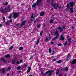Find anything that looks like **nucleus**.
<instances>
[{
    "mask_svg": "<svg viewBox=\"0 0 76 76\" xmlns=\"http://www.w3.org/2000/svg\"><path fill=\"white\" fill-rule=\"evenodd\" d=\"M53 72H54V70H49L47 72H46L45 73H44L42 74H41L42 75V76H47V74H48V76H51L52 75V74H53Z\"/></svg>",
    "mask_w": 76,
    "mask_h": 76,
    "instance_id": "f257e3e1",
    "label": "nucleus"
},
{
    "mask_svg": "<svg viewBox=\"0 0 76 76\" xmlns=\"http://www.w3.org/2000/svg\"><path fill=\"white\" fill-rule=\"evenodd\" d=\"M59 35L60 34H59V33L58 32V31L57 30H56L55 32L53 33V35H54V36H56L52 39V41H55V40H56V39L58 38V36H59Z\"/></svg>",
    "mask_w": 76,
    "mask_h": 76,
    "instance_id": "f03ea898",
    "label": "nucleus"
},
{
    "mask_svg": "<svg viewBox=\"0 0 76 76\" xmlns=\"http://www.w3.org/2000/svg\"><path fill=\"white\" fill-rule=\"evenodd\" d=\"M42 0H37V1L36 3H34V4L32 5V7H35L37 5L39 6H41V3L42 2Z\"/></svg>",
    "mask_w": 76,
    "mask_h": 76,
    "instance_id": "7ed1b4c3",
    "label": "nucleus"
},
{
    "mask_svg": "<svg viewBox=\"0 0 76 76\" xmlns=\"http://www.w3.org/2000/svg\"><path fill=\"white\" fill-rule=\"evenodd\" d=\"M66 7L67 9H66V10L67 9L68 10L69 9L71 13H73L74 12V11L73 10V8L70 7H69V4H67L66 5Z\"/></svg>",
    "mask_w": 76,
    "mask_h": 76,
    "instance_id": "20e7f679",
    "label": "nucleus"
},
{
    "mask_svg": "<svg viewBox=\"0 0 76 76\" xmlns=\"http://www.w3.org/2000/svg\"><path fill=\"white\" fill-rule=\"evenodd\" d=\"M51 5H52L54 9H57L58 8V5L56 3H52L51 4Z\"/></svg>",
    "mask_w": 76,
    "mask_h": 76,
    "instance_id": "39448f33",
    "label": "nucleus"
},
{
    "mask_svg": "<svg viewBox=\"0 0 76 76\" xmlns=\"http://www.w3.org/2000/svg\"><path fill=\"white\" fill-rule=\"evenodd\" d=\"M13 18L14 19H16V18H18V17L19 16V13L17 12H14L13 13Z\"/></svg>",
    "mask_w": 76,
    "mask_h": 76,
    "instance_id": "423d86ee",
    "label": "nucleus"
},
{
    "mask_svg": "<svg viewBox=\"0 0 76 76\" xmlns=\"http://www.w3.org/2000/svg\"><path fill=\"white\" fill-rule=\"evenodd\" d=\"M69 6H70V7L72 8H73V6L75 4V3L73 1L69 2Z\"/></svg>",
    "mask_w": 76,
    "mask_h": 76,
    "instance_id": "0eeeda50",
    "label": "nucleus"
},
{
    "mask_svg": "<svg viewBox=\"0 0 76 76\" xmlns=\"http://www.w3.org/2000/svg\"><path fill=\"white\" fill-rule=\"evenodd\" d=\"M0 60H1V61H3L4 62V63H7V60L4 57L1 58Z\"/></svg>",
    "mask_w": 76,
    "mask_h": 76,
    "instance_id": "6e6552de",
    "label": "nucleus"
},
{
    "mask_svg": "<svg viewBox=\"0 0 76 76\" xmlns=\"http://www.w3.org/2000/svg\"><path fill=\"white\" fill-rule=\"evenodd\" d=\"M6 9H7V8H5V9L3 8H2L1 10V13L4 14L6 12Z\"/></svg>",
    "mask_w": 76,
    "mask_h": 76,
    "instance_id": "1a4fd4ad",
    "label": "nucleus"
},
{
    "mask_svg": "<svg viewBox=\"0 0 76 76\" xmlns=\"http://www.w3.org/2000/svg\"><path fill=\"white\" fill-rule=\"evenodd\" d=\"M26 20H24L22 22V23L20 25V27H22L24 25H25L26 24Z\"/></svg>",
    "mask_w": 76,
    "mask_h": 76,
    "instance_id": "9d476101",
    "label": "nucleus"
},
{
    "mask_svg": "<svg viewBox=\"0 0 76 76\" xmlns=\"http://www.w3.org/2000/svg\"><path fill=\"white\" fill-rule=\"evenodd\" d=\"M16 61H17V58L15 57L14 58L13 61L12 62V64H14L15 63V62H16Z\"/></svg>",
    "mask_w": 76,
    "mask_h": 76,
    "instance_id": "9b49d317",
    "label": "nucleus"
},
{
    "mask_svg": "<svg viewBox=\"0 0 76 76\" xmlns=\"http://www.w3.org/2000/svg\"><path fill=\"white\" fill-rule=\"evenodd\" d=\"M1 71H2V72L4 74H5L6 73V69L4 68H2L1 69Z\"/></svg>",
    "mask_w": 76,
    "mask_h": 76,
    "instance_id": "f8f14e48",
    "label": "nucleus"
},
{
    "mask_svg": "<svg viewBox=\"0 0 76 76\" xmlns=\"http://www.w3.org/2000/svg\"><path fill=\"white\" fill-rule=\"evenodd\" d=\"M72 64H76V59H73L71 62Z\"/></svg>",
    "mask_w": 76,
    "mask_h": 76,
    "instance_id": "ddd939ff",
    "label": "nucleus"
},
{
    "mask_svg": "<svg viewBox=\"0 0 76 76\" xmlns=\"http://www.w3.org/2000/svg\"><path fill=\"white\" fill-rule=\"evenodd\" d=\"M61 38L60 39V40H62L63 41L64 40V35H62L60 37Z\"/></svg>",
    "mask_w": 76,
    "mask_h": 76,
    "instance_id": "4468645a",
    "label": "nucleus"
},
{
    "mask_svg": "<svg viewBox=\"0 0 76 76\" xmlns=\"http://www.w3.org/2000/svg\"><path fill=\"white\" fill-rule=\"evenodd\" d=\"M45 12H41L40 15L41 16H44V15H45Z\"/></svg>",
    "mask_w": 76,
    "mask_h": 76,
    "instance_id": "2eb2a0df",
    "label": "nucleus"
},
{
    "mask_svg": "<svg viewBox=\"0 0 76 76\" xmlns=\"http://www.w3.org/2000/svg\"><path fill=\"white\" fill-rule=\"evenodd\" d=\"M58 29L60 31V32H62L63 31V28H62L61 27H58Z\"/></svg>",
    "mask_w": 76,
    "mask_h": 76,
    "instance_id": "dca6fc26",
    "label": "nucleus"
},
{
    "mask_svg": "<svg viewBox=\"0 0 76 76\" xmlns=\"http://www.w3.org/2000/svg\"><path fill=\"white\" fill-rule=\"evenodd\" d=\"M72 40L71 39V38L69 37L68 38V42H69V44H71L72 43Z\"/></svg>",
    "mask_w": 76,
    "mask_h": 76,
    "instance_id": "f3484780",
    "label": "nucleus"
},
{
    "mask_svg": "<svg viewBox=\"0 0 76 76\" xmlns=\"http://www.w3.org/2000/svg\"><path fill=\"white\" fill-rule=\"evenodd\" d=\"M60 69H58L56 72V75H58V74H59V73H60Z\"/></svg>",
    "mask_w": 76,
    "mask_h": 76,
    "instance_id": "a211bd4d",
    "label": "nucleus"
},
{
    "mask_svg": "<svg viewBox=\"0 0 76 76\" xmlns=\"http://www.w3.org/2000/svg\"><path fill=\"white\" fill-rule=\"evenodd\" d=\"M37 42H36V44L37 45H38L39 44V41H40V39L38 38L37 39Z\"/></svg>",
    "mask_w": 76,
    "mask_h": 76,
    "instance_id": "6ab92c4d",
    "label": "nucleus"
},
{
    "mask_svg": "<svg viewBox=\"0 0 76 76\" xmlns=\"http://www.w3.org/2000/svg\"><path fill=\"white\" fill-rule=\"evenodd\" d=\"M13 17V16H12V15L11 13H10V14L9 16H8V18L10 19H11V18H12Z\"/></svg>",
    "mask_w": 76,
    "mask_h": 76,
    "instance_id": "aec40b11",
    "label": "nucleus"
},
{
    "mask_svg": "<svg viewBox=\"0 0 76 76\" xmlns=\"http://www.w3.org/2000/svg\"><path fill=\"white\" fill-rule=\"evenodd\" d=\"M7 12H9V10H10V5H8L7 7Z\"/></svg>",
    "mask_w": 76,
    "mask_h": 76,
    "instance_id": "412c9836",
    "label": "nucleus"
},
{
    "mask_svg": "<svg viewBox=\"0 0 76 76\" xmlns=\"http://www.w3.org/2000/svg\"><path fill=\"white\" fill-rule=\"evenodd\" d=\"M5 57L6 58H9L10 57V55H9V54H8L7 55L5 56Z\"/></svg>",
    "mask_w": 76,
    "mask_h": 76,
    "instance_id": "4be33fe9",
    "label": "nucleus"
},
{
    "mask_svg": "<svg viewBox=\"0 0 76 76\" xmlns=\"http://www.w3.org/2000/svg\"><path fill=\"white\" fill-rule=\"evenodd\" d=\"M61 61H62L61 60H60L59 61H57L56 63H58V64H59L60 63H61Z\"/></svg>",
    "mask_w": 76,
    "mask_h": 76,
    "instance_id": "5701e85b",
    "label": "nucleus"
},
{
    "mask_svg": "<svg viewBox=\"0 0 76 76\" xmlns=\"http://www.w3.org/2000/svg\"><path fill=\"white\" fill-rule=\"evenodd\" d=\"M51 51H52V50H51V48H49V54H51Z\"/></svg>",
    "mask_w": 76,
    "mask_h": 76,
    "instance_id": "b1692460",
    "label": "nucleus"
},
{
    "mask_svg": "<svg viewBox=\"0 0 76 76\" xmlns=\"http://www.w3.org/2000/svg\"><path fill=\"white\" fill-rule=\"evenodd\" d=\"M23 47L22 46H20L19 48V50H23Z\"/></svg>",
    "mask_w": 76,
    "mask_h": 76,
    "instance_id": "393cba45",
    "label": "nucleus"
},
{
    "mask_svg": "<svg viewBox=\"0 0 76 76\" xmlns=\"http://www.w3.org/2000/svg\"><path fill=\"white\" fill-rule=\"evenodd\" d=\"M20 69H21V67H20V66H18L17 67V69L19 70H20Z\"/></svg>",
    "mask_w": 76,
    "mask_h": 76,
    "instance_id": "a878e982",
    "label": "nucleus"
},
{
    "mask_svg": "<svg viewBox=\"0 0 76 76\" xmlns=\"http://www.w3.org/2000/svg\"><path fill=\"white\" fill-rule=\"evenodd\" d=\"M40 27H41V24L39 23V24L37 25V28H39Z\"/></svg>",
    "mask_w": 76,
    "mask_h": 76,
    "instance_id": "bb28decb",
    "label": "nucleus"
},
{
    "mask_svg": "<svg viewBox=\"0 0 76 76\" xmlns=\"http://www.w3.org/2000/svg\"><path fill=\"white\" fill-rule=\"evenodd\" d=\"M42 33H43V31L42 30L40 33V36L42 35Z\"/></svg>",
    "mask_w": 76,
    "mask_h": 76,
    "instance_id": "cd10ccee",
    "label": "nucleus"
},
{
    "mask_svg": "<svg viewBox=\"0 0 76 76\" xmlns=\"http://www.w3.org/2000/svg\"><path fill=\"white\" fill-rule=\"evenodd\" d=\"M5 24H6V25H9V22L7 21L5 23Z\"/></svg>",
    "mask_w": 76,
    "mask_h": 76,
    "instance_id": "c85d7f7f",
    "label": "nucleus"
},
{
    "mask_svg": "<svg viewBox=\"0 0 76 76\" xmlns=\"http://www.w3.org/2000/svg\"><path fill=\"white\" fill-rule=\"evenodd\" d=\"M38 15H37V14L36 13L34 15V18H35Z\"/></svg>",
    "mask_w": 76,
    "mask_h": 76,
    "instance_id": "c756f323",
    "label": "nucleus"
},
{
    "mask_svg": "<svg viewBox=\"0 0 76 76\" xmlns=\"http://www.w3.org/2000/svg\"><path fill=\"white\" fill-rule=\"evenodd\" d=\"M13 46H11L10 48H9V50H12V49H13Z\"/></svg>",
    "mask_w": 76,
    "mask_h": 76,
    "instance_id": "7c9ffc66",
    "label": "nucleus"
},
{
    "mask_svg": "<svg viewBox=\"0 0 76 76\" xmlns=\"http://www.w3.org/2000/svg\"><path fill=\"white\" fill-rule=\"evenodd\" d=\"M45 41L47 42H48V41H49V39H48V37H46Z\"/></svg>",
    "mask_w": 76,
    "mask_h": 76,
    "instance_id": "2f4dec72",
    "label": "nucleus"
},
{
    "mask_svg": "<svg viewBox=\"0 0 76 76\" xmlns=\"http://www.w3.org/2000/svg\"><path fill=\"white\" fill-rule=\"evenodd\" d=\"M50 23H54V22L53 21V20L51 19L50 20Z\"/></svg>",
    "mask_w": 76,
    "mask_h": 76,
    "instance_id": "473e14b6",
    "label": "nucleus"
},
{
    "mask_svg": "<svg viewBox=\"0 0 76 76\" xmlns=\"http://www.w3.org/2000/svg\"><path fill=\"white\" fill-rule=\"evenodd\" d=\"M52 52L53 53L51 54V55H54V54H55V53H56V52H55V51H54V50H53L52 51Z\"/></svg>",
    "mask_w": 76,
    "mask_h": 76,
    "instance_id": "72a5a7b5",
    "label": "nucleus"
},
{
    "mask_svg": "<svg viewBox=\"0 0 76 76\" xmlns=\"http://www.w3.org/2000/svg\"><path fill=\"white\" fill-rule=\"evenodd\" d=\"M7 70H11V67H8V68H7V70H6V71H7Z\"/></svg>",
    "mask_w": 76,
    "mask_h": 76,
    "instance_id": "f704fd0d",
    "label": "nucleus"
},
{
    "mask_svg": "<svg viewBox=\"0 0 76 76\" xmlns=\"http://www.w3.org/2000/svg\"><path fill=\"white\" fill-rule=\"evenodd\" d=\"M64 70L65 71H67V70H68V68L67 67H66L65 69H64Z\"/></svg>",
    "mask_w": 76,
    "mask_h": 76,
    "instance_id": "c9c22d12",
    "label": "nucleus"
},
{
    "mask_svg": "<svg viewBox=\"0 0 76 76\" xmlns=\"http://www.w3.org/2000/svg\"><path fill=\"white\" fill-rule=\"evenodd\" d=\"M23 66L26 67H27V65L26 64H24L23 65Z\"/></svg>",
    "mask_w": 76,
    "mask_h": 76,
    "instance_id": "e433bc0d",
    "label": "nucleus"
},
{
    "mask_svg": "<svg viewBox=\"0 0 76 76\" xmlns=\"http://www.w3.org/2000/svg\"><path fill=\"white\" fill-rule=\"evenodd\" d=\"M58 46H59L60 47V46H61L62 45V44L61 43H59V44H58Z\"/></svg>",
    "mask_w": 76,
    "mask_h": 76,
    "instance_id": "4c0bfd02",
    "label": "nucleus"
},
{
    "mask_svg": "<svg viewBox=\"0 0 76 76\" xmlns=\"http://www.w3.org/2000/svg\"><path fill=\"white\" fill-rule=\"evenodd\" d=\"M70 54H68L67 56V58H70Z\"/></svg>",
    "mask_w": 76,
    "mask_h": 76,
    "instance_id": "58836bf2",
    "label": "nucleus"
},
{
    "mask_svg": "<svg viewBox=\"0 0 76 76\" xmlns=\"http://www.w3.org/2000/svg\"><path fill=\"white\" fill-rule=\"evenodd\" d=\"M28 69L29 70H31V67L28 66Z\"/></svg>",
    "mask_w": 76,
    "mask_h": 76,
    "instance_id": "ea45409f",
    "label": "nucleus"
},
{
    "mask_svg": "<svg viewBox=\"0 0 76 76\" xmlns=\"http://www.w3.org/2000/svg\"><path fill=\"white\" fill-rule=\"evenodd\" d=\"M31 18L32 19H33V18H34V15H32L31 16Z\"/></svg>",
    "mask_w": 76,
    "mask_h": 76,
    "instance_id": "a19ab883",
    "label": "nucleus"
},
{
    "mask_svg": "<svg viewBox=\"0 0 76 76\" xmlns=\"http://www.w3.org/2000/svg\"><path fill=\"white\" fill-rule=\"evenodd\" d=\"M70 59V58H66V61H69V60Z\"/></svg>",
    "mask_w": 76,
    "mask_h": 76,
    "instance_id": "79ce46f5",
    "label": "nucleus"
},
{
    "mask_svg": "<svg viewBox=\"0 0 76 76\" xmlns=\"http://www.w3.org/2000/svg\"><path fill=\"white\" fill-rule=\"evenodd\" d=\"M67 41H66L64 43V45H67Z\"/></svg>",
    "mask_w": 76,
    "mask_h": 76,
    "instance_id": "37998d69",
    "label": "nucleus"
},
{
    "mask_svg": "<svg viewBox=\"0 0 76 76\" xmlns=\"http://www.w3.org/2000/svg\"><path fill=\"white\" fill-rule=\"evenodd\" d=\"M17 64H20V62H19V61H17Z\"/></svg>",
    "mask_w": 76,
    "mask_h": 76,
    "instance_id": "c03bdc74",
    "label": "nucleus"
},
{
    "mask_svg": "<svg viewBox=\"0 0 76 76\" xmlns=\"http://www.w3.org/2000/svg\"><path fill=\"white\" fill-rule=\"evenodd\" d=\"M23 62V60L21 59L20 60V63H22Z\"/></svg>",
    "mask_w": 76,
    "mask_h": 76,
    "instance_id": "a18cd8bd",
    "label": "nucleus"
},
{
    "mask_svg": "<svg viewBox=\"0 0 76 76\" xmlns=\"http://www.w3.org/2000/svg\"><path fill=\"white\" fill-rule=\"evenodd\" d=\"M54 58V56H52L51 57V60H53V58Z\"/></svg>",
    "mask_w": 76,
    "mask_h": 76,
    "instance_id": "49530a36",
    "label": "nucleus"
},
{
    "mask_svg": "<svg viewBox=\"0 0 76 76\" xmlns=\"http://www.w3.org/2000/svg\"><path fill=\"white\" fill-rule=\"evenodd\" d=\"M63 29H64V30L65 29V26H64V25H63Z\"/></svg>",
    "mask_w": 76,
    "mask_h": 76,
    "instance_id": "de8ad7c7",
    "label": "nucleus"
},
{
    "mask_svg": "<svg viewBox=\"0 0 76 76\" xmlns=\"http://www.w3.org/2000/svg\"><path fill=\"white\" fill-rule=\"evenodd\" d=\"M59 7V9H61V6H60L58 7Z\"/></svg>",
    "mask_w": 76,
    "mask_h": 76,
    "instance_id": "09e8293b",
    "label": "nucleus"
},
{
    "mask_svg": "<svg viewBox=\"0 0 76 76\" xmlns=\"http://www.w3.org/2000/svg\"><path fill=\"white\" fill-rule=\"evenodd\" d=\"M58 76H63V75L61 73H60Z\"/></svg>",
    "mask_w": 76,
    "mask_h": 76,
    "instance_id": "8fccbe9b",
    "label": "nucleus"
},
{
    "mask_svg": "<svg viewBox=\"0 0 76 76\" xmlns=\"http://www.w3.org/2000/svg\"><path fill=\"white\" fill-rule=\"evenodd\" d=\"M30 71H31L30 70H29V69H28V70L27 71V73H29V72H30Z\"/></svg>",
    "mask_w": 76,
    "mask_h": 76,
    "instance_id": "3c124183",
    "label": "nucleus"
},
{
    "mask_svg": "<svg viewBox=\"0 0 76 76\" xmlns=\"http://www.w3.org/2000/svg\"><path fill=\"white\" fill-rule=\"evenodd\" d=\"M32 58H33V56L31 57L29 59V60H31V59H32Z\"/></svg>",
    "mask_w": 76,
    "mask_h": 76,
    "instance_id": "603ef678",
    "label": "nucleus"
},
{
    "mask_svg": "<svg viewBox=\"0 0 76 76\" xmlns=\"http://www.w3.org/2000/svg\"><path fill=\"white\" fill-rule=\"evenodd\" d=\"M51 1L52 3H54V1H55V0H51Z\"/></svg>",
    "mask_w": 76,
    "mask_h": 76,
    "instance_id": "864d4df0",
    "label": "nucleus"
},
{
    "mask_svg": "<svg viewBox=\"0 0 76 76\" xmlns=\"http://www.w3.org/2000/svg\"><path fill=\"white\" fill-rule=\"evenodd\" d=\"M50 43L51 44H54V42H51Z\"/></svg>",
    "mask_w": 76,
    "mask_h": 76,
    "instance_id": "5fc2aeb1",
    "label": "nucleus"
},
{
    "mask_svg": "<svg viewBox=\"0 0 76 76\" xmlns=\"http://www.w3.org/2000/svg\"><path fill=\"white\" fill-rule=\"evenodd\" d=\"M56 60L57 59H53V60H52V61H56Z\"/></svg>",
    "mask_w": 76,
    "mask_h": 76,
    "instance_id": "6e6d98bb",
    "label": "nucleus"
},
{
    "mask_svg": "<svg viewBox=\"0 0 76 76\" xmlns=\"http://www.w3.org/2000/svg\"><path fill=\"white\" fill-rule=\"evenodd\" d=\"M8 4V2H7L5 4H4V5H7Z\"/></svg>",
    "mask_w": 76,
    "mask_h": 76,
    "instance_id": "4d7b16f0",
    "label": "nucleus"
},
{
    "mask_svg": "<svg viewBox=\"0 0 76 76\" xmlns=\"http://www.w3.org/2000/svg\"><path fill=\"white\" fill-rule=\"evenodd\" d=\"M48 38H49V39H51V37H48Z\"/></svg>",
    "mask_w": 76,
    "mask_h": 76,
    "instance_id": "13d9d810",
    "label": "nucleus"
},
{
    "mask_svg": "<svg viewBox=\"0 0 76 76\" xmlns=\"http://www.w3.org/2000/svg\"><path fill=\"white\" fill-rule=\"evenodd\" d=\"M19 23H18V24H16V26H19Z\"/></svg>",
    "mask_w": 76,
    "mask_h": 76,
    "instance_id": "bf43d9fd",
    "label": "nucleus"
},
{
    "mask_svg": "<svg viewBox=\"0 0 76 76\" xmlns=\"http://www.w3.org/2000/svg\"><path fill=\"white\" fill-rule=\"evenodd\" d=\"M36 22H39V21H38V19H36Z\"/></svg>",
    "mask_w": 76,
    "mask_h": 76,
    "instance_id": "052dcab7",
    "label": "nucleus"
},
{
    "mask_svg": "<svg viewBox=\"0 0 76 76\" xmlns=\"http://www.w3.org/2000/svg\"><path fill=\"white\" fill-rule=\"evenodd\" d=\"M40 72H41V74H44V73H43V72H42V71H41Z\"/></svg>",
    "mask_w": 76,
    "mask_h": 76,
    "instance_id": "680f3d73",
    "label": "nucleus"
},
{
    "mask_svg": "<svg viewBox=\"0 0 76 76\" xmlns=\"http://www.w3.org/2000/svg\"><path fill=\"white\" fill-rule=\"evenodd\" d=\"M10 22L11 23H12V19H10Z\"/></svg>",
    "mask_w": 76,
    "mask_h": 76,
    "instance_id": "e2e57ef3",
    "label": "nucleus"
},
{
    "mask_svg": "<svg viewBox=\"0 0 76 76\" xmlns=\"http://www.w3.org/2000/svg\"><path fill=\"white\" fill-rule=\"evenodd\" d=\"M51 1V0H47V2H50Z\"/></svg>",
    "mask_w": 76,
    "mask_h": 76,
    "instance_id": "0e129e2a",
    "label": "nucleus"
},
{
    "mask_svg": "<svg viewBox=\"0 0 76 76\" xmlns=\"http://www.w3.org/2000/svg\"><path fill=\"white\" fill-rule=\"evenodd\" d=\"M9 75H10L9 73H8L7 74V76H9Z\"/></svg>",
    "mask_w": 76,
    "mask_h": 76,
    "instance_id": "69168bd1",
    "label": "nucleus"
},
{
    "mask_svg": "<svg viewBox=\"0 0 76 76\" xmlns=\"http://www.w3.org/2000/svg\"><path fill=\"white\" fill-rule=\"evenodd\" d=\"M3 25H2V24H0V27H1Z\"/></svg>",
    "mask_w": 76,
    "mask_h": 76,
    "instance_id": "338daca9",
    "label": "nucleus"
},
{
    "mask_svg": "<svg viewBox=\"0 0 76 76\" xmlns=\"http://www.w3.org/2000/svg\"><path fill=\"white\" fill-rule=\"evenodd\" d=\"M3 20H5V17H3Z\"/></svg>",
    "mask_w": 76,
    "mask_h": 76,
    "instance_id": "774afa93",
    "label": "nucleus"
}]
</instances>
